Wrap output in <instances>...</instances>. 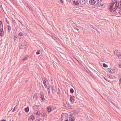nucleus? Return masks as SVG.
I'll list each match as a JSON object with an SVG mask.
<instances>
[{
    "instance_id": "4be33fe9",
    "label": "nucleus",
    "mask_w": 121,
    "mask_h": 121,
    "mask_svg": "<svg viewBox=\"0 0 121 121\" xmlns=\"http://www.w3.org/2000/svg\"><path fill=\"white\" fill-rule=\"evenodd\" d=\"M70 91L71 93H73L74 92V90L73 89L71 88L70 90Z\"/></svg>"
},
{
    "instance_id": "2eb2a0df",
    "label": "nucleus",
    "mask_w": 121,
    "mask_h": 121,
    "mask_svg": "<svg viewBox=\"0 0 121 121\" xmlns=\"http://www.w3.org/2000/svg\"><path fill=\"white\" fill-rule=\"evenodd\" d=\"M44 94H43V93L42 92H41L40 93V97H44Z\"/></svg>"
},
{
    "instance_id": "4c0bfd02",
    "label": "nucleus",
    "mask_w": 121,
    "mask_h": 121,
    "mask_svg": "<svg viewBox=\"0 0 121 121\" xmlns=\"http://www.w3.org/2000/svg\"><path fill=\"white\" fill-rule=\"evenodd\" d=\"M38 107L37 106V105H35L34 106V108H35L36 107L37 108V107Z\"/></svg>"
},
{
    "instance_id": "e433bc0d",
    "label": "nucleus",
    "mask_w": 121,
    "mask_h": 121,
    "mask_svg": "<svg viewBox=\"0 0 121 121\" xmlns=\"http://www.w3.org/2000/svg\"><path fill=\"white\" fill-rule=\"evenodd\" d=\"M13 22L14 24L15 25L16 24V23L15 22V21L14 20H13L12 21Z\"/></svg>"
},
{
    "instance_id": "c9c22d12",
    "label": "nucleus",
    "mask_w": 121,
    "mask_h": 121,
    "mask_svg": "<svg viewBox=\"0 0 121 121\" xmlns=\"http://www.w3.org/2000/svg\"><path fill=\"white\" fill-rule=\"evenodd\" d=\"M16 108H16L15 107H14V108L12 110V111L13 112H14L15 110H16Z\"/></svg>"
},
{
    "instance_id": "864d4df0",
    "label": "nucleus",
    "mask_w": 121,
    "mask_h": 121,
    "mask_svg": "<svg viewBox=\"0 0 121 121\" xmlns=\"http://www.w3.org/2000/svg\"><path fill=\"white\" fill-rule=\"evenodd\" d=\"M71 106H70V105L69 104V108H70V107H71Z\"/></svg>"
},
{
    "instance_id": "423d86ee",
    "label": "nucleus",
    "mask_w": 121,
    "mask_h": 121,
    "mask_svg": "<svg viewBox=\"0 0 121 121\" xmlns=\"http://www.w3.org/2000/svg\"><path fill=\"white\" fill-rule=\"evenodd\" d=\"M86 2V1L85 0H80L79 1L80 3L82 4H85Z\"/></svg>"
},
{
    "instance_id": "79ce46f5",
    "label": "nucleus",
    "mask_w": 121,
    "mask_h": 121,
    "mask_svg": "<svg viewBox=\"0 0 121 121\" xmlns=\"http://www.w3.org/2000/svg\"><path fill=\"white\" fill-rule=\"evenodd\" d=\"M106 98L108 99V100H109V101H110L111 100H110V98L108 97V98Z\"/></svg>"
},
{
    "instance_id": "4468645a",
    "label": "nucleus",
    "mask_w": 121,
    "mask_h": 121,
    "mask_svg": "<svg viewBox=\"0 0 121 121\" xmlns=\"http://www.w3.org/2000/svg\"><path fill=\"white\" fill-rule=\"evenodd\" d=\"M4 32L3 31H0V36H3Z\"/></svg>"
},
{
    "instance_id": "cd10ccee",
    "label": "nucleus",
    "mask_w": 121,
    "mask_h": 121,
    "mask_svg": "<svg viewBox=\"0 0 121 121\" xmlns=\"http://www.w3.org/2000/svg\"><path fill=\"white\" fill-rule=\"evenodd\" d=\"M73 1V0H69V2H70V3H72Z\"/></svg>"
},
{
    "instance_id": "603ef678",
    "label": "nucleus",
    "mask_w": 121,
    "mask_h": 121,
    "mask_svg": "<svg viewBox=\"0 0 121 121\" xmlns=\"http://www.w3.org/2000/svg\"><path fill=\"white\" fill-rule=\"evenodd\" d=\"M120 3H121L120 4V6L119 7H121V1H120Z\"/></svg>"
},
{
    "instance_id": "680f3d73",
    "label": "nucleus",
    "mask_w": 121,
    "mask_h": 121,
    "mask_svg": "<svg viewBox=\"0 0 121 121\" xmlns=\"http://www.w3.org/2000/svg\"><path fill=\"white\" fill-rule=\"evenodd\" d=\"M65 121H68V120H66Z\"/></svg>"
},
{
    "instance_id": "a878e982",
    "label": "nucleus",
    "mask_w": 121,
    "mask_h": 121,
    "mask_svg": "<svg viewBox=\"0 0 121 121\" xmlns=\"http://www.w3.org/2000/svg\"><path fill=\"white\" fill-rule=\"evenodd\" d=\"M73 27L74 29L75 30H79V29L77 28V27L75 26H73Z\"/></svg>"
},
{
    "instance_id": "de8ad7c7",
    "label": "nucleus",
    "mask_w": 121,
    "mask_h": 121,
    "mask_svg": "<svg viewBox=\"0 0 121 121\" xmlns=\"http://www.w3.org/2000/svg\"><path fill=\"white\" fill-rule=\"evenodd\" d=\"M2 24V23L1 21H0V25H1Z\"/></svg>"
},
{
    "instance_id": "7c9ffc66",
    "label": "nucleus",
    "mask_w": 121,
    "mask_h": 121,
    "mask_svg": "<svg viewBox=\"0 0 121 121\" xmlns=\"http://www.w3.org/2000/svg\"><path fill=\"white\" fill-rule=\"evenodd\" d=\"M27 57H25L22 60L23 61L27 59Z\"/></svg>"
},
{
    "instance_id": "49530a36",
    "label": "nucleus",
    "mask_w": 121,
    "mask_h": 121,
    "mask_svg": "<svg viewBox=\"0 0 121 121\" xmlns=\"http://www.w3.org/2000/svg\"><path fill=\"white\" fill-rule=\"evenodd\" d=\"M44 79H45V80L46 81H48V80L46 78H44Z\"/></svg>"
},
{
    "instance_id": "69168bd1",
    "label": "nucleus",
    "mask_w": 121,
    "mask_h": 121,
    "mask_svg": "<svg viewBox=\"0 0 121 121\" xmlns=\"http://www.w3.org/2000/svg\"><path fill=\"white\" fill-rule=\"evenodd\" d=\"M51 81H52V80H51Z\"/></svg>"
},
{
    "instance_id": "bf43d9fd",
    "label": "nucleus",
    "mask_w": 121,
    "mask_h": 121,
    "mask_svg": "<svg viewBox=\"0 0 121 121\" xmlns=\"http://www.w3.org/2000/svg\"><path fill=\"white\" fill-rule=\"evenodd\" d=\"M71 28H72V30H74V28H73V27H72H72H71Z\"/></svg>"
},
{
    "instance_id": "a18cd8bd",
    "label": "nucleus",
    "mask_w": 121,
    "mask_h": 121,
    "mask_svg": "<svg viewBox=\"0 0 121 121\" xmlns=\"http://www.w3.org/2000/svg\"><path fill=\"white\" fill-rule=\"evenodd\" d=\"M6 22L7 23H8V24H9V21H7V20L6 21Z\"/></svg>"
},
{
    "instance_id": "13d9d810",
    "label": "nucleus",
    "mask_w": 121,
    "mask_h": 121,
    "mask_svg": "<svg viewBox=\"0 0 121 121\" xmlns=\"http://www.w3.org/2000/svg\"><path fill=\"white\" fill-rule=\"evenodd\" d=\"M93 27V26H92V28H93L95 30V28H94V27Z\"/></svg>"
},
{
    "instance_id": "f704fd0d",
    "label": "nucleus",
    "mask_w": 121,
    "mask_h": 121,
    "mask_svg": "<svg viewBox=\"0 0 121 121\" xmlns=\"http://www.w3.org/2000/svg\"><path fill=\"white\" fill-rule=\"evenodd\" d=\"M103 95L104 96V97H105L106 98H108V96L105 94L104 93Z\"/></svg>"
},
{
    "instance_id": "39448f33",
    "label": "nucleus",
    "mask_w": 121,
    "mask_h": 121,
    "mask_svg": "<svg viewBox=\"0 0 121 121\" xmlns=\"http://www.w3.org/2000/svg\"><path fill=\"white\" fill-rule=\"evenodd\" d=\"M89 2L90 4L93 5L95 4L96 1L95 0H90Z\"/></svg>"
},
{
    "instance_id": "c85d7f7f",
    "label": "nucleus",
    "mask_w": 121,
    "mask_h": 121,
    "mask_svg": "<svg viewBox=\"0 0 121 121\" xmlns=\"http://www.w3.org/2000/svg\"><path fill=\"white\" fill-rule=\"evenodd\" d=\"M41 99L43 101H44L45 100V99L44 98V97H40Z\"/></svg>"
},
{
    "instance_id": "3c124183",
    "label": "nucleus",
    "mask_w": 121,
    "mask_h": 121,
    "mask_svg": "<svg viewBox=\"0 0 121 121\" xmlns=\"http://www.w3.org/2000/svg\"><path fill=\"white\" fill-rule=\"evenodd\" d=\"M119 66L120 68H121V64H120L119 65Z\"/></svg>"
},
{
    "instance_id": "f03ea898",
    "label": "nucleus",
    "mask_w": 121,
    "mask_h": 121,
    "mask_svg": "<svg viewBox=\"0 0 121 121\" xmlns=\"http://www.w3.org/2000/svg\"><path fill=\"white\" fill-rule=\"evenodd\" d=\"M74 114H70L69 116V121H73L74 117L73 116Z\"/></svg>"
},
{
    "instance_id": "052dcab7",
    "label": "nucleus",
    "mask_w": 121,
    "mask_h": 121,
    "mask_svg": "<svg viewBox=\"0 0 121 121\" xmlns=\"http://www.w3.org/2000/svg\"><path fill=\"white\" fill-rule=\"evenodd\" d=\"M65 106L66 107V104H65Z\"/></svg>"
},
{
    "instance_id": "2f4dec72",
    "label": "nucleus",
    "mask_w": 121,
    "mask_h": 121,
    "mask_svg": "<svg viewBox=\"0 0 121 121\" xmlns=\"http://www.w3.org/2000/svg\"><path fill=\"white\" fill-rule=\"evenodd\" d=\"M42 120L41 119H37L35 121H42Z\"/></svg>"
},
{
    "instance_id": "0eeeda50",
    "label": "nucleus",
    "mask_w": 121,
    "mask_h": 121,
    "mask_svg": "<svg viewBox=\"0 0 121 121\" xmlns=\"http://www.w3.org/2000/svg\"><path fill=\"white\" fill-rule=\"evenodd\" d=\"M107 76L110 79L115 78H116L114 76L110 74H107Z\"/></svg>"
},
{
    "instance_id": "b1692460",
    "label": "nucleus",
    "mask_w": 121,
    "mask_h": 121,
    "mask_svg": "<svg viewBox=\"0 0 121 121\" xmlns=\"http://www.w3.org/2000/svg\"><path fill=\"white\" fill-rule=\"evenodd\" d=\"M119 77L120 78V80H119V84H120L121 83V76H119Z\"/></svg>"
},
{
    "instance_id": "9b49d317",
    "label": "nucleus",
    "mask_w": 121,
    "mask_h": 121,
    "mask_svg": "<svg viewBox=\"0 0 121 121\" xmlns=\"http://www.w3.org/2000/svg\"><path fill=\"white\" fill-rule=\"evenodd\" d=\"M118 11V13H120V15H121V7H118V9L117 10V11Z\"/></svg>"
},
{
    "instance_id": "aec40b11",
    "label": "nucleus",
    "mask_w": 121,
    "mask_h": 121,
    "mask_svg": "<svg viewBox=\"0 0 121 121\" xmlns=\"http://www.w3.org/2000/svg\"><path fill=\"white\" fill-rule=\"evenodd\" d=\"M25 45H22L21 46H20V48L21 49H22L24 48H25Z\"/></svg>"
},
{
    "instance_id": "a19ab883",
    "label": "nucleus",
    "mask_w": 121,
    "mask_h": 121,
    "mask_svg": "<svg viewBox=\"0 0 121 121\" xmlns=\"http://www.w3.org/2000/svg\"><path fill=\"white\" fill-rule=\"evenodd\" d=\"M69 82L70 83V85L72 86V85H73V84H72V83L70 81Z\"/></svg>"
},
{
    "instance_id": "5701e85b",
    "label": "nucleus",
    "mask_w": 121,
    "mask_h": 121,
    "mask_svg": "<svg viewBox=\"0 0 121 121\" xmlns=\"http://www.w3.org/2000/svg\"><path fill=\"white\" fill-rule=\"evenodd\" d=\"M110 102L111 103H112V104L114 106L116 107V108H118V107H117V105L115 104L114 103H113L111 101H110Z\"/></svg>"
},
{
    "instance_id": "a211bd4d",
    "label": "nucleus",
    "mask_w": 121,
    "mask_h": 121,
    "mask_svg": "<svg viewBox=\"0 0 121 121\" xmlns=\"http://www.w3.org/2000/svg\"><path fill=\"white\" fill-rule=\"evenodd\" d=\"M35 114L38 115H39L40 114V111H38L37 112H35Z\"/></svg>"
},
{
    "instance_id": "412c9836",
    "label": "nucleus",
    "mask_w": 121,
    "mask_h": 121,
    "mask_svg": "<svg viewBox=\"0 0 121 121\" xmlns=\"http://www.w3.org/2000/svg\"><path fill=\"white\" fill-rule=\"evenodd\" d=\"M103 66L104 67H108V65L106 64L105 63H104L103 65Z\"/></svg>"
},
{
    "instance_id": "f257e3e1",
    "label": "nucleus",
    "mask_w": 121,
    "mask_h": 121,
    "mask_svg": "<svg viewBox=\"0 0 121 121\" xmlns=\"http://www.w3.org/2000/svg\"><path fill=\"white\" fill-rule=\"evenodd\" d=\"M119 3L117 1L112 2L110 6L109 7V10L111 12H112V11L115 12L119 7Z\"/></svg>"
},
{
    "instance_id": "72a5a7b5",
    "label": "nucleus",
    "mask_w": 121,
    "mask_h": 121,
    "mask_svg": "<svg viewBox=\"0 0 121 121\" xmlns=\"http://www.w3.org/2000/svg\"><path fill=\"white\" fill-rule=\"evenodd\" d=\"M117 56H118L119 58L121 59V55H119L118 54Z\"/></svg>"
},
{
    "instance_id": "dca6fc26",
    "label": "nucleus",
    "mask_w": 121,
    "mask_h": 121,
    "mask_svg": "<svg viewBox=\"0 0 121 121\" xmlns=\"http://www.w3.org/2000/svg\"><path fill=\"white\" fill-rule=\"evenodd\" d=\"M70 100L71 102H73L74 101V99H73V97L71 96L70 97Z\"/></svg>"
},
{
    "instance_id": "bb28decb",
    "label": "nucleus",
    "mask_w": 121,
    "mask_h": 121,
    "mask_svg": "<svg viewBox=\"0 0 121 121\" xmlns=\"http://www.w3.org/2000/svg\"><path fill=\"white\" fill-rule=\"evenodd\" d=\"M7 26L8 27V30H11V27L10 26L8 25H7Z\"/></svg>"
},
{
    "instance_id": "c03bdc74",
    "label": "nucleus",
    "mask_w": 121,
    "mask_h": 121,
    "mask_svg": "<svg viewBox=\"0 0 121 121\" xmlns=\"http://www.w3.org/2000/svg\"><path fill=\"white\" fill-rule=\"evenodd\" d=\"M45 87L46 88H47L48 86L46 85H44Z\"/></svg>"
},
{
    "instance_id": "ddd939ff",
    "label": "nucleus",
    "mask_w": 121,
    "mask_h": 121,
    "mask_svg": "<svg viewBox=\"0 0 121 121\" xmlns=\"http://www.w3.org/2000/svg\"><path fill=\"white\" fill-rule=\"evenodd\" d=\"M22 35V34L21 33H19L18 35V38H19V39H21V38Z\"/></svg>"
},
{
    "instance_id": "9d476101",
    "label": "nucleus",
    "mask_w": 121,
    "mask_h": 121,
    "mask_svg": "<svg viewBox=\"0 0 121 121\" xmlns=\"http://www.w3.org/2000/svg\"><path fill=\"white\" fill-rule=\"evenodd\" d=\"M47 110L48 112H50L52 111V109L50 107H48L47 108Z\"/></svg>"
},
{
    "instance_id": "393cba45",
    "label": "nucleus",
    "mask_w": 121,
    "mask_h": 121,
    "mask_svg": "<svg viewBox=\"0 0 121 121\" xmlns=\"http://www.w3.org/2000/svg\"><path fill=\"white\" fill-rule=\"evenodd\" d=\"M40 50H39L38 51H37L36 53V54H39L40 53Z\"/></svg>"
},
{
    "instance_id": "473e14b6",
    "label": "nucleus",
    "mask_w": 121,
    "mask_h": 121,
    "mask_svg": "<svg viewBox=\"0 0 121 121\" xmlns=\"http://www.w3.org/2000/svg\"><path fill=\"white\" fill-rule=\"evenodd\" d=\"M49 93H50V90L49 89V88H48L47 89Z\"/></svg>"
},
{
    "instance_id": "4d7b16f0",
    "label": "nucleus",
    "mask_w": 121,
    "mask_h": 121,
    "mask_svg": "<svg viewBox=\"0 0 121 121\" xmlns=\"http://www.w3.org/2000/svg\"><path fill=\"white\" fill-rule=\"evenodd\" d=\"M97 31V32H98V33H100V32H99V31Z\"/></svg>"
},
{
    "instance_id": "0e129e2a",
    "label": "nucleus",
    "mask_w": 121,
    "mask_h": 121,
    "mask_svg": "<svg viewBox=\"0 0 121 121\" xmlns=\"http://www.w3.org/2000/svg\"><path fill=\"white\" fill-rule=\"evenodd\" d=\"M70 24H71V23H70L69 25H70Z\"/></svg>"
},
{
    "instance_id": "e2e57ef3",
    "label": "nucleus",
    "mask_w": 121,
    "mask_h": 121,
    "mask_svg": "<svg viewBox=\"0 0 121 121\" xmlns=\"http://www.w3.org/2000/svg\"><path fill=\"white\" fill-rule=\"evenodd\" d=\"M104 79H105V80H107V79L105 78H104Z\"/></svg>"
},
{
    "instance_id": "58836bf2",
    "label": "nucleus",
    "mask_w": 121,
    "mask_h": 121,
    "mask_svg": "<svg viewBox=\"0 0 121 121\" xmlns=\"http://www.w3.org/2000/svg\"><path fill=\"white\" fill-rule=\"evenodd\" d=\"M16 38H17L16 37H15V36H14V37L13 38L14 40V41L15 40H16Z\"/></svg>"
},
{
    "instance_id": "7ed1b4c3",
    "label": "nucleus",
    "mask_w": 121,
    "mask_h": 121,
    "mask_svg": "<svg viewBox=\"0 0 121 121\" xmlns=\"http://www.w3.org/2000/svg\"><path fill=\"white\" fill-rule=\"evenodd\" d=\"M72 3L74 5L77 6H78L79 5V4L80 3H79V1H75L74 0H73V1Z\"/></svg>"
},
{
    "instance_id": "f3484780",
    "label": "nucleus",
    "mask_w": 121,
    "mask_h": 121,
    "mask_svg": "<svg viewBox=\"0 0 121 121\" xmlns=\"http://www.w3.org/2000/svg\"><path fill=\"white\" fill-rule=\"evenodd\" d=\"M29 110V108L28 107H27L25 109V111L26 112H28Z\"/></svg>"
},
{
    "instance_id": "09e8293b",
    "label": "nucleus",
    "mask_w": 121,
    "mask_h": 121,
    "mask_svg": "<svg viewBox=\"0 0 121 121\" xmlns=\"http://www.w3.org/2000/svg\"><path fill=\"white\" fill-rule=\"evenodd\" d=\"M1 121H6L5 120L3 119L1 120Z\"/></svg>"
},
{
    "instance_id": "6e6552de",
    "label": "nucleus",
    "mask_w": 121,
    "mask_h": 121,
    "mask_svg": "<svg viewBox=\"0 0 121 121\" xmlns=\"http://www.w3.org/2000/svg\"><path fill=\"white\" fill-rule=\"evenodd\" d=\"M108 70L110 73H115L114 71L112 69H111L110 68L108 69Z\"/></svg>"
},
{
    "instance_id": "20e7f679",
    "label": "nucleus",
    "mask_w": 121,
    "mask_h": 121,
    "mask_svg": "<svg viewBox=\"0 0 121 121\" xmlns=\"http://www.w3.org/2000/svg\"><path fill=\"white\" fill-rule=\"evenodd\" d=\"M35 118V117L33 115L31 116L29 119V121H33Z\"/></svg>"
},
{
    "instance_id": "37998d69",
    "label": "nucleus",
    "mask_w": 121,
    "mask_h": 121,
    "mask_svg": "<svg viewBox=\"0 0 121 121\" xmlns=\"http://www.w3.org/2000/svg\"><path fill=\"white\" fill-rule=\"evenodd\" d=\"M60 1L61 3H63V2L62 0H60Z\"/></svg>"
},
{
    "instance_id": "8fccbe9b",
    "label": "nucleus",
    "mask_w": 121,
    "mask_h": 121,
    "mask_svg": "<svg viewBox=\"0 0 121 121\" xmlns=\"http://www.w3.org/2000/svg\"><path fill=\"white\" fill-rule=\"evenodd\" d=\"M0 30H3V29H2V28H0Z\"/></svg>"
},
{
    "instance_id": "c756f323",
    "label": "nucleus",
    "mask_w": 121,
    "mask_h": 121,
    "mask_svg": "<svg viewBox=\"0 0 121 121\" xmlns=\"http://www.w3.org/2000/svg\"><path fill=\"white\" fill-rule=\"evenodd\" d=\"M46 81L45 80H44V81H43V82L44 85H46Z\"/></svg>"
},
{
    "instance_id": "ea45409f",
    "label": "nucleus",
    "mask_w": 121,
    "mask_h": 121,
    "mask_svg": "<svg viewBox=\"0 0 121 121\" xmlns=\"http://www.w3.org/2000/svg\"><path fill=\"white\" fill-rule=\"evenodd\" d=\"M114 54L115 55H116V56H117L118 55V54H117V53H116L115 52V51H114Z\"/></svg>"
},
{
    "instance_id": "5fc2aeb1",
    "label": "nucleus",
    "mask_w": 121,
    "mask_h": 121,
    "mask_svg": "<svg viewBox=\"0 0 121 121\" xmlns=\"http://www.w3.org/2000/svg\"><path fill=\"white\" fill-rule=\"evenodd\" d=\"M27 6L28 7V8H29V9H30V7L29 6H28V5H27Z\"/></svg>"
},
{
    "instance_id": "6e6d98bb",
    "label": "nucleus",
    "mask_w": 121,
    "mask_h": 121,
    "mask_svg": "<svg viewBox=\"0 0 121 121\" xmlns=\"http://www.w3.org/2000/svg\"><path fill=\"white\" fill-rule=\"evenodd\" d=\"M27 6L28 7V8H29V9H30V7L29 6H28V5H27Z\"/></svg>"
},
{
    "instance_id": "1a4fd4ad",
    "label": "nucleus",
    "mask_w": 121,
    "mask_h": 121,
    "mask_svg": "<svg viewBox=\"0 0 121 121\" xmlns=\"http://www.w3.org/2000/svg\"><path fill=\"white\" fill-rule=\"evenodd\" d=\"M57 93L59 94V97H60V96L61 95V91L60 90V89L59 88H58Z\"/></svg>"
},
{
    "instance_id": "338daca9",
    "label": "nucleus",
    "mask_w": 121,
    "mask_h": 121,
    "mask_svg": "<svg viewBox=\"0 0 121 121\" xmlns=\"http://www.w3.org/2000/svg\"><path fill=\"white\" fill-rule=\"evenodd\" d=\"M12 121H13V120H12Z\"/></svg>"
},
{
    "instance_id": "f8f14e48",
    "label": "nucleus",
    "mask_w": 121,
    "mask_h": 121,
    "mask_svg": "<svg viewBox=\"0 0 121 121\" xmlns=\"http://www.w3.org/2000/svg\"><path fill=\"white\" fill-rule=\"evenodd\" d=\"M38 98V96L36 94H35L33 96V98L35 99H37Z\"/></svg>"
},
{
    "instance_id": "6ab92c4d",
    "label": "nucleus",
    "mask_w": 121,
    "mask_h": 121,
    "mask_svg": "<svg viewBox=\"0 0 121 121\" xmlns=\"http://www.w3.org/2000/svg\"><path fill=\"white\" fill-rule=\"evenodd\" d=\"M52 91L53 93H55V91L54 90V87H53L52 89Z\"/></svg>"
}]
</instances>
